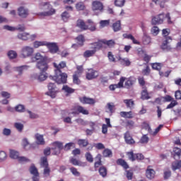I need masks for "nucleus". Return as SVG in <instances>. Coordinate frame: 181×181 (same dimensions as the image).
<instances>
[{
	"mask_svg": "<svg viewBox=\"0 0 181 181\" xmlns=\"http://www.w3.org/2000/svg\"><path fill=\"white\" fill-rule=\"evenodd\" d=\"M33 60V62H37L36 67L40 71L38 80L40 81H45L46 80V56L38 52L35 54Z\"/></svg>",
	"mask_w": 181,
	"mask_h": 181,
	"instance_id": "obj_1",
	"label": "nucleus"
},
{
	"mask_svg": "<svg viewBox=\"0 0 181 181\" xmlns=\"http://www.w3.org/2000/svg\"><path fill=\"white\" fill-rule=\"evenodd\" d=\"M87 23H88V25L86 24L84 21L78 19L76 21V27L81 30H90V32H95L97 30L95 23H93V20H88Z\"/></svg>",
	"mask_w": 181,
	"mask_h": 181,
	"instance_id": "obj_2",
	"label": "nucleus"
},
{
	"mask_svg": "<svg viewBox=\"0 0 181 181\" xmlns=\"http://www.w3.org/2000/svg\"><path fill=\"white\" fill-rule=\"evenodd\" d=\"M116 163L119 166H122V168L126 170V177L127 180H132V177H134V171H132V170H127L129 169V165H128V163L122 158H119L116 160Z\"/></svg>",
	"mask_w": 181,
	"mask_h": 181,
	"instance_id": "obj_3",
	"label": "nucleus"
},
{
	"mask_svg": "<svg viewBox=\"0 0 181 181\" xmlns=\"http://www.w3.org/2000/svg\"><path fill=\"white\" fill-rule=\"evenodd\" d=\"M69 76L65 72H54V76H49L50 80H53L57 84H66Z\"/></svg>",
	"mask_w": 181,
	"mask_h": 181,
	"instance_id": "obj_4",
	"label": "nucleus"
},
{
	"mask_svg": "<svg viewBox=\"0 0 181 181\" xmlns=\"http://www.w3.org/2000/svg\"><path fill=\"white\" fill-rule=\"evenodd\" d=\"M47 88L48 91L47 92V95H49L51 98H56V95H57V87H56V84L49 83Z\"/></svg>",
	"mask_w": 181,
	"mask_h": 181,
	"instance_id": "obj_5",
	"label": "nucleus"
},
{
	"mask_svg": "<svg viewBox=\"0 0 181 181\" xmlns=\"http://www.w3.org/2000/svg\"><path fill=\"white\" fill-rule=\"evenodd\" d=\"M92 11L93 12H103L104 11V4L98 0L93 1L92 2Z\"/></svg>",
	"mask_w": 181,
	"mask_h": 181,
	"instance_id": "obj_6",
	"label": "nucleus"
},
{
	"mask_svg": "<svg viewBox=\"0 0 181 181\" xmlns=\"http://www.w3.org/2000/svg\"><path fill=\"white\" fill-rule=\"evenodd\" d=\"M124 88H132L134 86H135V83H136V78L134 76H129V78L124 77Z\"/></svg>",
	"mask_w": 181,
	"mask_h": 181,
	"instance_id": "obj_7",
	"label": "nucleus"
},
{
	"mask_svg": "<svg viewBox=\"0 0 181 181\" xmlns=\"http://www.w3.org/2000/svg\"><path fill=\"white\" fill-rule=\"evenodd\" d=\"M33 48L29 46H25L21 49V56L24 59L26 57H30L32 54H33Z\"/></svg>",
	"mask_w": 181,
	"mask_h": 181,
	"instance_id": "obj_8",
	"label": "nucleus"
},
{
	"mask_svg": "<svg viewBox=\"0 0 181 181\" xmlns=\"http://www.w3.org/2000/svg\"><path fill=\"white\" fill-rule=\"evenodd\" d=\"M52 151H54L52 153L53 155H59L60 153V151L63 149V143L60 141H54L52 144Z\"/></svg>",
	"mask_w": 181,
	"mask_h": 181,
	"instance_id": "obj_9",
	"label": "nucleus"
},
{
	"mask_svg": "<svg viewBox=\"0 0 181 181\" xmlns=\"http://www.w3.org/2000/svg\"><path fill=\"white\" fill-rule=\"evenodd\" d=\"M46 46L52 54H56L59 50V45L56 42H46Z\"/></svg>",
	"mask_w": 181,
	"mask_h": 181,
	"instance_id": "obj_10",
	"label": "nucleus"
},
{
	"mask_svg": "<svg viewBox=\"0 0 181 181\" xmlns=\"http://www.w3.org/2000/svg\"><path fill=\"white\" fill-rule=\"evenodd\" d=\"M53 66L54 68V73H62V69L67 67V63L66 61H62L59 64L54 62Z\"/></svg>",
	"mask_w": 181,
	"mask_h": 181,
	"instance_id": "obj_11",
	"label": "nucleus"
},
{
	"mask_svg": "<svg viewBox=\"0 0 181 181\" xmlns=\"http://www.w3.org/2000/svg\"><path fill=\"white\" fill-rule=\"evenodd\" d=\"M169 40H172L171 37H166L165 40L163 41L160 45L162 50H165V52H170V50H172V46L169 45Z\"/></svg>",
	"mask_w": 181,
	"mask_h": 181,
	"instance_id": "obj_12",
	"label": "nucleus"
},
{
	"mask_svg": "<svg viewBox=\"0 0 181 181\" xmlns=\"http://www.w3.org/2000/svg\"><path fill=\"white\" fill-rule=\"evenodd\" d=\"M124 82H125V77L122 76L120 77L119 81L117 84L110 85L109 88L111 91H115L117 88H123Z\"/></svg>",
	"mask_w": 181,
	"mask_h": 181,
	"instance_id": "obj_13",
	"label": "nucleus"
},
{
	"mask_svg": "<svg viewBox=\"0 0 181 181\" xmlns=\"http://www.w3.org/2000/svg\"><path fill=\"white\" fill-rule=\"evenodd\" d=\"M165 21V13H160L156 17H153L151 20L152 25H160L163 23Z\"/></svg>",
	"mask_w": 181,
	"mask_h": 181,
	"instance_id": "obj_14",
	"label": "nucleus"
},
{
	"mask_svg": "<svg viewBox=\"0 0 181 181\" xmlns=\"http://www.w3.org/2000/svg\"><path fill=\"white\" fill-rule=\"evenodd\" d=\"M69 163H71L74 166H80L81 168H86V166H87V163L86 162H82L74 157H71L69 158Z\"/></svg>",
	"mask_w": 181,
	"mask_h": 181,
	"instance_id": "obj_15",
	"label": "nucleus"
},
{
	"mask_svg": "<svg viewBox=\"0 0 181 181\" xmlns=\"http://www.w3.org/2000/svg\"><path fill=\"white\" fill-rule=\"evenodd\" d=\"M4 29H6V30H10L11 32H15V30H19L20 32H25L26 28H25V25H18L17 27L4 25Z\"/></svg>",
	"mask_w": 181,
	"mask_h": 181,
	"instance_id": "obj_16",
	"label": "nucleus"
},
{
	"mask_svg": "<svg viewBox=\"0 0 181 181\" xmlns=\"http://www.w3.org/2000/svg\"><path fill=\"white\" fill-rule=\"evenodd\" d=\"M79 101L82 104H88L89 105H94V104H95V99L86 96L79 98Z\"/></svg>",
	"mask_w": 181,
	"mask_h": 181,
	"instance_id": "obj_17",
	"label": "nucleus"
},
{
	"mask_svg": "<svg viewBox=\"0 0 181 181\" xmlns=\"http://www.w3.org/2000/svg\"><path fill=\"white\" fill-rule=\"evenodd\" d=\"M98 77V71L90 69L86 72V78L87 80H93L94 78H97Z\"/></svg>",
	"mask_w": 181,
	"mask_h": 181,
	"instance_id": "obj_18",
	"label": "nucleus"
},
{
	"mask_svg": "<svg viewBox=\"0 0 181 181\" xmlns=\"http://www.w3.org/2000/svg\"><path fill=\"white\" fill-rule=\"evenodd\" d=\"M124 138L127 145H134L135 140H134V138L132 137L131 133L129 132V131H127V132L124 133Z\"/></svg>",
	"mask_w": 181,
	"mask_h": 181,
	"instance_id": "obj_19",
	"label": "nucleus"
},
{
	"mask_svg": "<svg viewBox=\"0 0 181 181\" xmlns=\"http://www.w3.org/2000/svg\"><path fill=\"white\" fill-rule=\"evenodd\" d=\"M18 13L21 18H28L29 16V10L23 6H21L18 8Z\"/></svg>",
	"mask_w": 181,
	"mask_h": 181,
	"instance_id": "obj_20",
	"label": "nucleus"
},
{
	"mask_svg": "<svg viewBox=\"0 0 181 181\" xmlns=\"http://www.w3.org/2000/svg\"><path fill=\"white\" fill-rule=\"evenodd\" d=\"M118 62H119L122 66H125L126 67H129L131 66V61L128 58H122L121 57H118Z\"/></svg>",
	"mask_w": 181,
	"mask_h": 181,
	"instance_id": "obj_21",
	"label": "nucleus"
},
{
	"mask_svg": "<svg viewBox=\"0 0 181 181\" xmlns=\"http://www.w3.org/2000/svg\"><path fill=\"white\" fill-rule=\"evenodd\" d=\"M122 36L124 39H129L132 40L134 45H141V42H139V41L136 40L135 37L132 34L124 33L122 35Z\"/></svg>",
	"mask_w": 181,
	"mask_h": 181,
	"instance_id": "obj_22",
	"label": "nucleus"
},
{
	"mask_svg": "<svg viewBox=\"0 0 181 181\" xmlns=\"http://www.w3.org/2000/svg\"><path fill=\"white\" fill-rule=\"evenodd\" d=\"M47 11H46V16H52V15H54L56 13V10L52 8V6L49 3H46Z\"/></svg>",
	"mask_w": 181,
	"mask_h": 181,
	"instance_id": "obj_23",
	"label": "nucleus"
},
{
	"mask_svg": "<svg viewBox=\"0 0 181 181\" xmlns=\"http://www.w3.org/2000/svg\"><path fill=\"white\" fill-rule=\"evenodd\" d=\"M146 175L148 179H153L155 177V170L151 168V166L147 168Z\"/></svg>",
	"mask_w": 181,
	"mask_h": 181,
	"instance_id": "obj_24",
	"label": "nucleus"
},
{
	"mask_svg": "<svg viewBox=\"0 0 181 181\" xmlns=\"http://www.w3.org/2000/svg\"><path fill=\"white\" fill-rule=\"evenodd\" d=\"M98 173L100 176L107 177V175H108V170L107 169V167L102 165L99 168Z\"/></svg>",
	"mask_w": 181,
	"mask_h": 181,
	"instance_id": "obj_25",
	"label": "nucleus"
},
{
	"mask_svg": "<svg viewBox=\"0 0 181 181\" xmlns=\"http://www.w3.org/2000/svg\"><path fill=\"white\" fill-rule=\"evenodd\" d=\"M143 90L141 93V100H149L151 98V96H149V93H148V89L146 87H143Z\"/></svg>",
	"mask_w": 181,
	"mask_h": 181,
	"instance_id": "obj_26",
	"label": "nucleus"
},
{
	"mask_svg": "<svg viewBox=\"0 0 181 181\" xmlns=\"http://www.w3.org/2000/svg\"><path fill=\"white\" fill-rule=\"evenodd\" d=\"M36 139L37 145H45V139H43V135L36 134L35 135Z\"/></svg>",
	"mask_w": 181,
	"mask_h": 181,
	"instance_id": "obj_27",
	"label": "nucleus"
},
{
	"mask_svg": "<svg viewBox=\"0 0 181 181\" xmlns=\"http://www.w3.org/2000/svg\"><path fill=\"white\" fill-rule=\"evenodd\" d=\"M102 42L103 43V45H106V46H107V47H110V49L115 47L116 45L114 40H102Z\"/></svg>",
	"mask_w": 181,
	"mask_h": 181,
	"instance_id": "obj_28",
	"label": "nucleus"
},
{
	"mask_svg": "<svg viewBox=\"0 0 181 181\" xmlns=\"http://www.w3.org/2000/svg\"><path fill=\"white\" fill-rule=\"evenodd\" d=\"M95 53H97L96 49L86 50L83 52V57H85V59H88V57H93V56H94Z\"/></svg>",
	"mask_w": 181,
	"mask_h": 181,
	"instance_id": "obj_29",
	"label": "nucleus"
},
{
	"mask_svg": "<svg viewBox=\"0 0 181 181\" xmlns=\"http://www.w3.org/2000/svg\"><path fill=\"white\" fill-rule=\"evenodd\" d=\"M120 116L122 118H128L129 119H131L134 118V115L132 114V111L120 112Z\"/></svg>",
	"mask_w": 181,
	"mask_h": 181,
	"instance_id": "obj_30",
	"label": "nucleus"
},
{
	"mask_svg": "<svg viewBox=\"0 0 181 181\" xmlns=\"http://www.w3.org/2000/svg\"><path fill=\"white\" fill-rule=\"evenodd\" d=\"M15 69H16V71H18V76H21V74H23V71H25V70H28L29 69V66L23 65L21 66H17Z\"/></svg>",
	"mask_w": 181,
	"mask_h": 181,
	"instance_id": "obj_31",
	"label": "nucleus"
},
{
	"mask_svg": "<svg viewBox=\"0 0 181 181\" xmlns=\"http://www.w3.org/2000/svg\"><path fill=\"white\" fill-rule=\"evenodd\" d=\"M127 156L128 157L129 160H131V162H135L136 160V153H134V151H130L126 153Z\"/></svg>",
	"mask_w": 181,
	"mask_h": 181,
	"instance_id": "obj_32",
	"label": "nucleus"
},
{
	"mask_svg": "<svg viewBox=\"0 0 181 181\" xmlns=\"http://www.w3.org/2000/svg\"><path fill=\"white\" fill-rule=\"evenodd\" d=\"M114 32H119L121 30V21H117L112 25Z\"/></svg>",
	"mask_w": 181,
	"mask_h": 181,
	"instance_id": "obj_33",
	"label": "nucleus"
},
{
	"mask_svg": "<svg viewBox=\"0 0 181 181\" xmlns=\"http://www.w3.org/2000/svg\"><path fill=\"white\" fill-rule=\"evenodd\" d=\"M76 40H77V43L78 46H84V42H86V38H84V35H79L76 37Z\"/></svg>",
	"mask_w": 181,
	"mask_h": 181,
	"instance_id": "obj_34",
	"label": "nucleus"
},
{
	"mask_svg": "<svg viewBox=\"0 0 181 181\" xmlns=\"http://www.w3.org/2000/svg\"><path fill=\"white\" fill-rule=\"evenodd\" d=\"M151 42V38L148 34H146V32H144V36H143V44L144 45H149Z\"/></svg>",
	"mask_w": 181,
	"mask_h": 181,
	"instance_id": "obj_35",
	"label": "nucleus"
},
{
	"mask_svg": "<svg viewBox=\"0 0 181 181\" xmlns=\"http://www.w3.org/2000/svg\"><path fill=\"white\" fill-rule=\"evenodd\" d=\"M30 34L28 33H20L18 34V39L21 40H28L29 39Z\"/></svg>",
	"mask_w": 181,
	"mask_h": 181,
	"instance_id": "obj_36",
	"label": "nucleus"
},
{
	"mask_svg": "<svg viewBox=\"0 0 181 181\" xmlns=\"http://www.w3.org/2000/svg\"><path fill=\"white\" fill-rule=\"evenodd\" d=\"M76 148V144L74 142L67 143L65 144V146L63 147L64 151H68L71 149H74Z\"/></svg>",
	"mask_w": 181,
	"mask_h": 181,
	"instance_id": "obj_37",
	"label": "nucleus"
},
{
	"mask_svg": "<svg viewBox=\"0 0 181 181\" xmlns=\"http://www.w3.org/2000/svg\"><path fill=\"white\" fill-rule=\"evenodd\" d=\"M96 159H98V161H95L94 163L95 169L100 168V166H103V161H101V155L100 154L97 155Z\"/></svg>",
	"mask_w": 181,
	"mask_h": 181,
	"instance_id": "obj_38",
	"label": "nucleus"
},
{
	"mask_svg": "<svg viewBox=\"0 0 181 181\" xmlns=\"http://www.w3.org/2000/svg\"><path fill=\"white\" fill-rule=\"evenodd\" d=\"M76 110H78L79 114H83V115H88L90 114V112L87 110V109L84 108V107L80 105L76 107Z\"/></svg>",
	"mask_w": 181,
	"mask_h": 181,
	"instance_id": "obj_39",
	"label": "nucleus"
},
{
	"mask_svg": "<svg viewBox=\"0 0 181 181\" xmlns=\"http://www.w3.org/2000/svg\"><path fill=\"white\" fill-rule=\"evenodd\" d=\"M62 90L66 93L67 94H73L76 90L73 89L72 88H70V86L67 85H64L62 87Z\"/></svg>",
	"mask_w": 181,
	"mask_h": 181,
	"instance_id": "obj_40",
	"label": "nucleus"
},
{
	"mask_svg": "<svg viewBox=\"0 0 181 181\" xmlns=\"http://www.w3.org/2000/svg\"><path fill=\"white\" fill-rule=\"evenodd\" d=\"M29 172L30 175H39V171L37 170V168L36 166H35V164H31L30 168H29Z\"/></svg>",
	"mask_w": 181,
	"mask_h": 181,
	"instance_id": "obj_41",
	"label": "nucleus"
},
{
	"mask_svg": "<svg viewBox=\"0 0 181 181\" xmlns=\"http://www.w3.org/2000/svg\"><path fill=\"white\" fill-rule=\"evenodd\" d=\"M124 104H126V107L127 108H132L134 105H135V103H134V100L132 99H125L123 100Z\"/></svg>",
	"mask_w": 181,
	"mask_h": 181,
	"instance_id": "obj_42",
	"label": "nucleus"
},
{
	"mask_svg": "<svg viewBox=\"0 0 181 181\" xmlns=\"http://www.w3.org/2000/svg\"><path fill=\"white\" fill-rule=\"evenodd\" d=\"M162 66H163V64H162V63H153L151 64V67L153 70H157L158 71H160V70L162 69Z\"/></svg>",
	"mask_w": 181,
	"mask_h": 181,
	"instance_id": "obj_43",
	"label": "nucleus"
},
{
	"mask_svg": "<svg viewBox=\"0 0 181 181\" xmlns=\"http://www.w3.org/2000/svg\"><path fill=\"white\" fill-rule=\"evenodd\" d=\"M10 158L11 159H18L19 158V152L15 150H10Z\"/></svg>",
	"mask_w": 181,
	"mask_h": 181,
	"instance_id": "obj_44",
	"label": "nucleus"
},
{
	"mask_svg": "<svg viewBox=\"0 0 181 181\" xmlns=\"http://www.w3.org/2000/svg\"><path fill=\"white\" fill-rule=\"evenodd\" d=\"M93 50H96V52L98 50H100V49L103 48V45H104V43H103V40H100L98 42H95L93 44Z\"/></svg>",
	"mask_w": 181,
	"mask_h": 181,
	"instance_id": "obj_45",
	"label": "nucleus"
},
{
	"mask_svg": "<svg viewBox=\"0 0 181 181\" xmlns=\"http://www.w3.org/2000/svg\"><path fill=\"white\" fill-rule=\"evenodd\" d=\"M181 168V160L175 161L172 163V169L173 170H177V169H180Z\"/></svg>",
	"mask_w": 181,
	"mask_h": 181,
	"instance_id": "obj_46",
	"label": "nucleus"
},
{
	"mask_svg": "<svg viewBox=\"0 0 181 181\" xmlns=\"http://www.w3.org/2000/svg\"><path fill=\"white\" fill-rule=\"evenodd\" d=\"M78 145L82 148H86L88 145V140L87 139H78Z\"/></svg>",
	"mask_w": 181,
	"mask_h": 181,
	"instance_id": "obj_47",
	"label": "nucleus"
},
{
	"mask_svg": "<svg viewBox=\"0 0 181 181\" xmlns=\"http://www.w3.org/2000/svg\"><path fill=\"white\" fill-rule=\"evenodd\" d=\"M69 170H70L71 173H72V175H74V176L79 177L81 175L80 173V172H78L77 168H76L75 167H71L69 168Z\"/></svg>",
	"mask_w": 181,
	"mask_h": 181,
	"instance_id": "obj_48",
	"label": "nucleus"
},
{
	"mask_svg": "<svg viewBox=\"0 0 181 181\" xmlns=\"http://www.w3.org/2000/svg\"><path fill=\"white\" fill-rule=\"evenodd\" d=\"M17 160L20 162V163H28L30 162V159L25 156H19Z\"/></svg>",
	"mask_w": 181,
	"mask_h": 181,
	"instance_id": "obj_49",
	"label": "nucleus"
},
{
	"mask_svg": "<svg viewBox=\"0 0 181 181\" xmlns=\"http://www.w3.org/2000/svg\"><path fill=\"white\" fill-rule=\"evenodd\" d=\"M14 127L16 129H17V131H18V132H22V131H23L24 126L22 123L16 122L14 123Z\"/></svg>",
	"mask_w": 181,
	"mask_h": 181,
	"instance_id": "obj_50",
	"label": "nucleus"
},
{
	"mask_svg": "<svg viewBox=\"0 0 181 181\" xmlns=\"http://www.w3.org/2000/svg\"><path fill=\"white\" fill-rule=\"evenodd\" d=\"M85 158H86V160L88 162H89L90 163H93V162H94V158H93V155H91V153H90V152H87L85 154Z\"/></svg>",
	"mask_w": 181,
	"mask_h": 181,
	"instance_id": "obj_51",
	"label": "nucleus"
},
{
	"mask_svg": "<svg viewBox=\"0 0 181 181\" xmlns=\"http://www.w3.org/2000/svg\"><path fill=\"white\" fill-rule=\"evenodd\" d=\"M103 155L105 158H110V156H112V151L108 148H106L103 151Z\"/></svg>",
	"mask_w": 181,
	"mask_h": 181,
	"instance_id": "obj_52",
	"label": "nucleus"
},
{
	"mask_svg": "<svg viewBox=\"0 0 181 181\" xmlns=\"http://www.w3.org/2000/svg\"><path fill=\"white\" fill-rule=\"evenodd\" d=\"M125 0H115V5L119 8H122L125 5Z\"/></svg>",
	"mask_w": 181,
	"mask_h": 181,
	"instance_id": "obj_53",
	"label": "nucleus"
},
{
	"mask_svg": "<svg viewBox=\"0 0 181 181\" xmlns=\"http://www.w3.org/2000/svg\"><path fill=\"white\" fill-rule=\"evenodd\" d=\"M76 8L77 11H84L86 9V6L83 2H78L76 4Z\"/></svg>",
	"mask_w": 181,
	"mask_h": 181,
	"instance_id": "obj_54",
	"label": "nucleus"
},
{
	"mask_svg": "<svg viewBox=\"0 0 181 181\" xmlns=\"http://www.w3.org/2000/svg\"><path fill=\"white\" fill-rule=\"evenodd\" d=\"M139 142L140 144H148L149 142V137H148V135L144 134L140 139Z\"/></svg>",
	"mask_w": 181,
	"mask_h": 181,
	"instance_id": "obj_55",
	"label": "nucleus"
},
{
	"mask_svg": "<svg viewBox=\"0 0 181 181\" xmlns=\"http://www.w3.org/2000/svg\"><path fill=\"white\" fill-rule=\"evenodd\" d=\"M69 18H70V14L67 11H64L62 13V19L64 22H67L69 21Z\"/></svg>",
	"mask_w": 181,
	"mask_h": 181,
	"instance_id": "obj_56",
	"label": "nucleus"
},
{
	"mask_svg": "<svg viewBox=\"0 0 181 181\" xmlns=\"http://www.w3.org/2000/svg\"><path fill=\"white\" fill-rule=\"evenodd\" d=\"M151 32L152 35H153L154 36H158V35H159V32H160L159 28L158 26H153L151 28Z\"/></svg>",
	"mask_w": 181,
	"mask_h": 181,
	"instance_id": "obj_57",
	"label": "nucleus"
},
{
	"mask_svg": "<svg viewBox=\"0 0 181 181\" xmlns=\"http://www.w3.org/2000/svg\"><path fill=\"white\" fill-rule=\"evenodd\" d=\"M138 81H139V86H141V87H146L145 86L146 82H145V78H144V76H139L137 78Z\"/></svg>",
	"mask_w": 181,
	"mask_h": 181,
	"instance_id": "obj_58",
	"label": "nucleus"
},
{
	"mask_svg": "<svg viewBox=\"0 0 181 181\" xmlns=\"http://www.w3.org/2000/svg\"><path fill=\"white\" fill-rule=\"evenodd\" d=\"M110 25V20H102L100 21V28H105Z\"/></svg>",
	"mask_w": 181,
	"mask_h": 181,
	"instance_id": "obj_59",
	"label": "nucleus"
},
{
	"mask_svg": "<svg viewBox=\"0 0 181 181\" xmlns=\"http://www.w3.org/2000/svg\"><path fill=\"white\" fill-rule=\"evenodd\" d=\"M15 110L17 112H25V106L23 105H18L15 107Z\"/></svg>",
	"mask_w": 181,
	"mask_h": 181,
	"instance_id": "obj_60",
	"label": "nucleus"
},
{
	"mask_svg": "<svg viewBox=\"0 0 181 181\" xmlns=\"http://www.w3.org/2000/svg\"><path fill=\"white\" fill-rule=\"evenodd\" d=\"M107 107L110 112H111V114H112V112H114V110H115V105H114V103H108L107 104Z\"/></svg>",
	"mask_w": 181,
	"mask_h": 181,
	"instance_id": "obj_61",
	"label": "nucleus"
},
{
	"mask_svg": "<svg viewBox=\"0 0 181 181\" xmlns=\"http://www.w3.org/2000/svg\"><path fill=\"white\" fill-rule=\"evenodd\" d=\"M6 158H8L6 153L5 151H0V162L6 160Z\"/></svg>",
	"mask_w": 181,
	"mask_h": 181,
	"instance_id": "obj_62",
	"label": "nucleus"
},
{
	"mask_svg": "<svg viewBox=\"0 0 181 181\" xmlns=\"http://www.w3.org/2000/svg\"><path fill=\"white\" fill-rule=\"evenodd\" d=\"M40 166L44 168V173H46V157L41 158Z\"/></svg>",
	"mask_w": 181,
	"mask_h": 181,
	"instance_id": "obj_63",
	"label": "nucleus"
},
{
	"mask_svg": "<svg viewBox=\"0 0 181 181\" xmlns=\"http://www.w3.org/2000/svg\"><path fill=\"white\" fill-rule=\"evenodd\" d=\"M8 56L9 59H15L18 56V54L15 51H10L8 52Z\"/></svg>",
	"mask_w": 181,
	"mask_h": 181,
	"instance_id": "obj_64",
	"label": "nucleus"
}]
</instances>
